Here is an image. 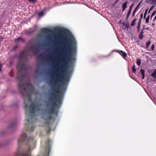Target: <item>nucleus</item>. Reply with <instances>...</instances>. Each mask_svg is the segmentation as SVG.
Wrapping results in <instances>:
<instances>
[{
  "label": "nucleus",
  "instance_id": "1",
  "mask_svg": "<svg viewBox=\"0 0 156 156\" xmlns=\"http://www.w3.org/2000/svg\"><path fill=\"white\" fill-rule=\"evenodd\" d=\"M20 62L17 65L18 71L16 79L18 81V85L19 90L24 101V109L27 115L26 118L27 123L25 124V127L27 131L33 132L35 126L34 122L36 119L34 117L37 113L42 109L41 104L37 102H33L28 107L26 101L30 102L31 101L30 91L34 87L29 82L24 80L26 76V71L27 66L23 62H27V59L24 52L20 53L19 55Z\"/></svg>",
  "mask_w": 156,
  "mask_h": 156
},
{
  "label": "nucleus",
  "instance_id": "2",
  "mask_svg": "<svg viewBox=\"0 0 156 156\" xmlns=\"http://www.w3.org/2000/svg\"><path fill=\"white\" fill-rule=\"evenodd\" d=\"M61 39L65 43L62 44L64 47L62 52L63 56L62 58L61 66L58 67V70L55 73L56 74H53L54 81L52 83L54 88L56 89L58 83H61L64 85L69 81V76L66 73L68 71L67 68L69 63L72 60V53L71 44L67 39L65 38Z\"/></svg>",
  "mask_w": 156,
  "mask_h": 156
},
{
  "label": "nucleus",
  "instance_id": "3",
  "mask_svg": "<svg viewBox=\"0 0 156 156\" xmlns=\"http://www.w3.org/2000/svg\"><path fill=\"white\" fill-rule=\"evenodd\" d=\"M50 140L48 139L46 141V146L47 147L44 155L43 156H49L51 145ZM36 141L34 137H31L29 138L27 137L26 133H22L20 135L18 142V147H20L21 144H26L28 146L27 149L23 150L22 152L17 151L16 153V156H31V149H33L35 146Z\"/></svg>",
  "mask_w": 156,
  "mask_h": 156
},
{
  "label": "nucleus",
  "instance_id": "4",
  "mask_svg": "<svg viewBox=\"0 0 156 156\" xmlns=\"http://www.w3.org/2000/svg\"><path fill=\"white\" fill-rule=\"evenodd\" d=\"M55 92H52L49 100L50 101L47 104L48 107H51L47 109V112L49 113L48 114H43L42 115V118L45 120L49 121L52 119V114H55L57 115L58 112L55 109V107L58 105L60 106L62 102V95L61 90L57 92V90H55Z\"/></svg>",
  "mask_w": 156,
  "mask_h": 156
},
{
  "label": "nucleus",
  "instance_id": "5",
  "mask_svg": "<svg viewBox=\"0 0 156 156\" xmlns=\"http://www.w3.org/2000/svg\"><path fill=\"white\" fill-rule=\"evenodd\" d=\"M41 47V45L40 44H36L34 47L33 46L30 47V48L31 50H34L35 49L36 50L38 51L39 48Z\"/></svg>",
  "mask_w": 156,
  "mask_h": 156
},
{
  "label": "nucleus",
  "instance_id": "6",
  "mask_svg": "<svg viewBox=\"0 0 156 156\" xmlns=\"http://www.w3.org/2000/svg\"><path fill=\"white\" fill-rule=\"evenodd\" d=\"M34 32V30H31L30 29H29L28 30H25L24 31V33L27 35H30L31 34Z\"/></svg>",
  "mask_w": 156,
  "mask_h": 156
},
{
  "label": "nucleus",
  "instance_id": "7",
  "mask_svg": "<svg viewBox=\"0 0 156 156\" xmlns=\"http://www.w3.org/2000/svg\"><path fill=\"white\" fill-rule=\"evenodd\" d=\"M117 52L119 53L123 58H125L126 57L127 54L126 53L122 51H119Z\"/></svg>",
  "mask_w": 156,
  "mask_h": 156
},
{
  "label": "nucleus",
  "instance_id": "8",
  "mask_svg": "<svg viewBox=\"0 0 156 156\" xmlns=\"http://www.w3.org/2000/svg\"><path fill=\"white\" fill-rule=\"evenodd\" d=\"M18 41H20L23 43L25 41V40L22 37H18L17 38H15L14 40V41L15 42H17Z\"/></svg>",
  "mask_w": 156,
  "mask_h": 156
},
{
  "label": "nucleus",
  "instance_id": "9",
  "mask_svg": "<svg viewBox=\"0 0 156 156\" xmlns=\"http://www.w3.org/2000/svg\"><path fill=\"white\" fill-rule=\"evenodd\" d=\"M151 76L154 79H156V69L154 70L153 72L151 74Z\"/></svg>",
  "mask_w": 156,
  "mask_h": 156
},
{
  "label": "nucleus",
  "instance_id": "10",
  "mask_svg": "<svg viewBox=\"0 0 156 156\" xmlns=\"http://www.w3.org/2000/svg\"><path fill=\"white\" fill-rule=\"evenodd\" d=\"M127 3V2H124L122 5V11H124L125 10V9H126V8Z\"/></svg>",
  "mask_w": 156,
  "mask_h": 156
},
{
  "label": "nucleus",
  "instance_id": "11",
  "mask_svg": "<svg viewBox=\"0 0 156 156\" xmlns=\"http://www.w3.org/2000/svg\"><path fill=\"white\" fill-rule=\"evenodd\" d=\"M140 71L141 74L142 75V79H144L145 77V70L144 69H141L140 70Z\"/></svg>",
  "mask_w": 156,
  "mask_h": 156
},
{
  "label": "nucleus",
  "instance_id": "12",
  "mask_svg": "<svg viewBox=\"0 0 156 156\" xmlns=\"http://www.w3.org/2000/svg\"><path fill=\"white\" fill-rule=\"evenodd\" d=\"M50 31V30L46 28H43L42 29V31L44 33H47Z\"/></svg>",
  "mask_w": 156,
  "mask_h": 156
},
{
  "label": "nucleus",
  "instance_id": "13",
  "mask_svg": "<svg viewBox=\"0 0 156 156\" xmlns=\"http://www.w3.org/2000/svg\"><path fill=\"white\" fill-rule=\"evenodd\" d=\"M16 125V123L15 122H13L9 125V128H13Z\"/></svg>",
  "mask_w": 156,
  "mask_h": 156
},
{
  "label": "nucleus",
  "instance_id": "14",
  "mask_svg": "<svg viewBox=\"0 0 156 156\" xmlns=\"http://www.w3.org/2000/svg\"><path fill=\"white\" fill-rule=\"evenodd\" d=\"M143 31L142 30L141 31V33L139 35V38L140 39H142L143 38L144 35L143 34Z\"/></svg>",
  "mask_w": 156,
  "mask_h": 156
},
{
  "label": "nucleus",
  "instance_id": "15",
  "mask_svg": "<svg viewBox=\"0 0 156 156\" xmlns=\"http://www.w3.org/2000/svg\"><path fill=\"white\" fill-rule=\"evenodd\" d=\"M132 70L133 73H135L136 69L135 68V64L133 65L132 67Z\"/></svg>",
  "mask_w": 156,
  "mask_h": 156
},
{
  "label": "nucleus",
  "instance_id": "16",
  "mask_svg": "<svg viewBox=\"0 0 156 156\" xmlns=\"http://www.w3.org/2000/svg\"><path fill=\"white\" fill-rule=\"evenodd\" d=\"M13 63V61L12 60H10L9 62V66H10L12 65Z\"/></svg>",
  "mask_w": 156,
  "mask_h": 156
},
{
  "label": "nucleus",
  "instance_id": "17",
  "mask_svg": "<svg viewBox=\"0 0 156 156\" xmlns=\"http://www.w3.org/2000/svg\"><path fill=\"white\" fill-rule=\"evenodd\" d=\"M136 19H134L131 22V25L132 26H133L135 24V22H136Z\"/></svg>",
  "mask_w": 156,
  "mask_h": 156
},
{
  "label": "nucleus",
  "instance_id": "18",
  "mask_svg": "<svg viewBox=\"0 0 156 156\" xmlns=\"http://www.w3.org/2000/svg\"><path fill=\"white\" fill-rule=\"evenodd\" d=\"M151 44V41H148L146 43V46L147 47H148Z\"/></svg>",
  "mask_w": 156,
  "mask_h": 156
},
{
  "label": "nucleus",
  "instance_id": "19",
  "mask_svg": "<svg viewBox=\"0 0 156 156\" xmlns=\"http://www.w3.org/2000/svg\"><path fill=\"white\" fill-rule=\"evenodd\" d=\"M44 13L42 11L40 12L38 14V16H41L43 15Z\"/></svg>",
  "mask_w": 156,
  "mask_h": 156
},
{
  "label": "nucleus",
  "instance_id": "20",
  "mask_svg": "<svg viewBox=\"0 0 156 156\" xmlns=\"http://www.w3.org/2000/svg\"><path fill=\"white\" fill-rule=\"evenodd\" d=\"M136 11V7L135 8L133 13H132V15H133V16H134L135 15V13Z\"/></svg>",
  "mask_w": 156,
  "mask_h": 156
},
{
  "label": "nucleus",
  "instance_id": "21",
  "mask_svg": "<svg viewBox=\"0 0 156 156\" xmlns=\"http://www.w3.org/2000/svg\"><path fill=\"white\" fill-rule=\"evenodd\" d=\"M137 65L138 66H140V65L141 63V61L140 60V59H138L137 60Z\"/></svg>",
  "mask_w": 156,
  "mask_h": 156
},
{
  "label": "nucleus",
  "instance_id": "22",
  "mask_svg": "<svg viewBox=\"0 0 156 156\" xmlns=\"http://www.w3.org/2000/svg\"><path fill=\"white\" fill-rule=\"evenodd\" d=\"M131 11L130 10H129L127 14V18L129 16V15L131 12Z\"/></svg>",
  "mask_w": 156,
  "mask_h": 156
},
{
  "label": "nucleus",
  "instance_id": "23",
  "mask_svg": "<svg viewBox=\"0 0 156 156\" xmlns=\"http://www.w3.org/2000/svg\"><path fill=\"white\" fill-rule=\"evenodd\" d=\"M149 16H148V17L146 18V23H148L149 22Z\"/></svg>",
  "mask_w": 156,
  "mask_h": 156
},
{
  "label": "nucleus",
  "instance_id": "24",
  "mask_svg": "<svg viewBox=\"0 0 156 156\" xmlns=\"http://www.w3.org/2000/svg\"><path fill=\"white\" fill-rule=\"evenodd\" d=\"M148 9H147L146 10H145V12L144 14V19L145 17V16H146L147 14V12L148 11Z\"/></svg>",
  "mask_w": 156,
  "mask_h": 156
},
{
  "label": "nucleus",
  "instance_id": "25",
  "mask_svg": "<svg viewBox=\"0 0 156 156\" xmlns=\"http://www.w3.org/2000/svg\"><path fill=\"white\" fill-rule=\"evenodd\" d=\"M17 47H18V45H17L14 46L13 47V48H12V50L13 51L15 50L17 48Z\"/></svg>",
  "mask_w": 156,
  "mask_h": 156
},
{
  "label": "nucleus",
  "instance_id": "26",
  "mask_svg": "<svg viewBox=\"0 0 156 156\" xmlns=\"http://www.w3.org/2000/svg\"><path fill=\"white\" fill-rule=\"evenodd\" d=\"M51 131V129L50 128L48 130L47 132V134H49L50 133V132Z\"/></svg>",
  "mask_w": 156,
  "mask_h": 156
},
{
  "label": "nucleus",
  "instance_id": "27",
  "mask_svg": "<svg viewBox=\"0 0 156 156\" xmlns=\"http://www.w3.org/2000/svg\"><path fill=\"white\" fill-rule=\"evenodd\" d=\"M36 73H39L40 72V70L39 68H37L35 71Z\"/></svg>",
  "mask_w": 156,
  "mask_h": 156
},
{
  "label": "nucleus",
  "instance_id": "28",
  "mask_svg": "<svg viewBox=\"0 0 156 156\" xmlns=\"http://www.w3.org/2000/svg\"><path fill=\"white\" fill-rule=\"evenodd\" d=\"M28 1L29 2H35L36 1H37V0H28Z\"/></svg>",
  "mask_w": 156,
  "mask_h": 156
},
{
  "label": "nucleus",
  "instance_id": "29",
  "mask_svg": "<svg viewBox=\"0 0 156 156\" xmlns=\"http://www.w3.org/2000/svg\"><path fill=\"white\" fill-rule=\"evenodd\" d=\"M156 11H154V12L153 13H152L151 16V18L152 16H153L156 13Z\"/></svg>",
  "mask_w": 156,
  "mask_h": 156
},
{
  "label": "nucleus",
  "instance_id": "30",
  "mask_svg": "<svg viewBox=\"0 0 156 156\" xmlns=\"http://www.w3.org/2000/svg\"><path fill=\"white\" fill-rule=\"evenodd\" d=\"M154 46L153 44L151 46V48L152 50H154Z\"/></svg>",
  "mask_w": 156,
  "mask_h": 156
},
{
  "label": "nucleus",
  "instance_id": "31",
  "mask_svg": "<svg viewBox=\"0 0 156 156\" xmlns=\"http://www.w3.org/2000/svg\"><path fill=\"white\" fill-rule=\"evenodd\" d=\"M154 8V7L153 6H152L150 8L148 12V13L151 10Z\"/></svg>",
  "mask_w": 156,
  "mask_h": 156
},
{
  "label": "nucleus",
  "instance_id": "32",
  "mask_svg": "<svg viewBox=\"0 0 156 156\" xmlns=\"http://www.w3.org/2000/svg\"><path fill=\"white\" fill-rule=\"evenodd\" d=\"M141 3V2H140L138 4V5H137V9L138 8L140 5Z\"/></svg>",
  "mask_w": 156,
  "mask_h": 156
},
{
  "label": "nucleus",
  "instance_id": "33",
  "mask_svg": "<svg viewBox=\"0 0 156 156\" xmlns=\"http://www.w3.org/2000/svg\"><path fill=\"white\" fill-rule=\"evenodd\" d=\"M119 0H116L114 2V5H115L116 3H117Z\"/></svg>",
  "mask_w": 156,
  "mask_h": 156
},
{
  "label": "nucleus",
  "instance_id": "34",
  "mask_svg": "<svg viewBox=\"0 0 156 156\" xmlns=\"http://www.w3.org/2000/svg\"><path fill=\"white\" fill-rule=\"evenodd\" d=\"M2 65L1 63H0V71L1 70L2 68Z\"/></svg>",
  "mask_w": 156,
  "mask_h": 156
},
{
  "label": "nucleus",
  "instance_id": "35",
  "mask_svg": "<svg viewBox=\"0 0 156 156\" xmlns=\"http://www.w3.org/2000/svg\"><path fill=\"white\" fill-rule=\"evenodd\" d=\"M133 5H131L130 7H129V10H130L131 11V10H132V7H133Z\"/></svg>",
  "mask_w": 156,
  "mask_h": 156
},
{
  "label": "nucleus",
  "instance_id": "36",
  "mask_svg": "<svg viewBox=\"0 0 156 156\" xmlns=\"http://www.w3.org/2000/svg\"><path fill=\"white\" fill-rule=\"evenodd\" d=\"M143 17V14H141L140 15V20Z\"/></svg>",
  "mask_w": 156,
  "mask_h": 156
},
{
  "label": "nucleus",
  "instance_id": "37",
  "mask_svg": "<svg viewBox=\"0 0 156 156\" xmlns=\"http://www.w3.org/2000/svg\"><path fill=\"white\" fill-rule=\"evenodd\" d=\"M130 77L131 78L133 79L134 80H135V81H136V79H134L133 77H132L131 76H130Z\"/></svg>",
  "mask_w": 156,
  "mask_h": 156
},
{
  "label": "nucleus",
  "instance_id": "38",
  "mask_svg": "<svg viewBox=\"0 0 156 156\" xmlns=\"http://www.w3.org/2000/svg\"><path fill=\"white\" fill-rule=\"evenodd\" d=\"M155 19H156V15L155 16L154 18L153 21H154Z\"/></svg>",
  "mask_w": 156,
  "mask_h": 156
},
{
  "label": "nucleus",
  "instance_id": "39",
  "mask_svg": "<svg viewBox=\"0 0 156 156\" xmlns=\"http://www.w3.org/2000/svg\"><path fill=\"white\" fill-rule=\"evenodd\" d=\"M48 127H49V122H48Z\"/></svg>",
  "mask_w": 156,
  "mask_h": 156
},
{
  "label": "nucleus",
  "instance_id": "40",
  "mask_svg": "<svg viewBox=\"0 0 156 156\" xmlns=\"http://www.w3.org/2000/svg\"><path fill=\"white\" fill-rule=\"evenodd\" d=\"M155 81V79H154V80H153V81L154 82V81Z\"/></svg>",
  "mask_w": 156,
  "mask_h": 156
},
{
  "label": "nucleus",
  "instance_id": "41",
  "mask_svg": "<svg viewBox=\"0 0 156 156\" xmlns=\"http://www.w3.org/2000/svg\"><path fill=\"white\" fill-rule=\"evenodd\" d=\"M2 37H0V39H2Z\"/></svg>",
  "mask_w": 156,
  "mask_h": 156
},
{
  "label": "nucleus",
  "instance_id": "42",
  "mask_svg": "<svg viewBox=\"0 0 156 156\" xmlns=\"http://www.w3.org/2000/svg\"><path fill=\"white\" fill-rule=\"evenodd\" d=\"M152 25H154V23H153V24H152Z\"/></svg>",
  "mask_w": 156,
  "mask_h": 156
},
{
  "label": "nucleus",
  "instance_id": "43",
  "mask_svg": "<svg viewBox=\"0 0 156 156\" xmlns=\"http://www.w3.org/2000/svg\"><path fill=\"white\" fill-rule=\"evenodd\" d=\"M49 38V36L48 37V38Z\"/></svg>",
  "mask_w": 156,
  "mask_h": 156
},
{
  "label": "nucleus",
  "instance_id": "44",
  "mask_svg": "<svg viewBox=\"0 0 156 156\" xmlns=\"http://www.w3.org/2000/svg\"><path fill=\"white\" fill-rule=\"evenodd\" d=\"M1 147V144H0V147Z\"/></svg>",
  "mask_w": 156,
  "mask_h": 156
},
{
  "label": "nucleus",
  "instance_id": "45",
  "mask_svg": "<svg viewBox=\"0 0 156 156\" xmlns=\"http://www.w3.org/2000/svg\"><path fill=\"white\" fill-rule=\"evenodd\" d=\"M155 55H156V54H155Z\"/></svg>",
  "mask_w": 156,
  "mask_h": 156
}]
</instances>
